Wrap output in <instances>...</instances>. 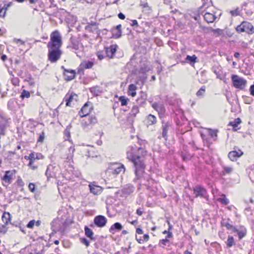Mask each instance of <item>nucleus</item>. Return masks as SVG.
Wrapping results in <instances>:
<instances>
[{"mask_svg": "<svg viewBox=\"0 0 254 254\" xmlns=\"http://www.w3.org/2000/svg\"><path fill=\"white\" fill-rule=\"evenodd\" d=\"M147 151L142 147L137 148L135 145L129 147L127 152V158L131 161L134 167L135 178L134 181L140 180L145 173V158Z\"/></svg>", "mask_w": 254, "mask_h": 254, "instance_id": "obj_1", "label": "nucleus"}, {"mask_svg": "<svg viewBox=\"0 0 254 254\" xmlns=\"http://www.w3.org/2000/svg\"><path fill=\"white\" fill-rule=\"evenodd\" d=\"M63 42L61 36L58 31L52 32L50 35V40L48 42V59L51 63L57 62L62 55L61 47Z\"/></svg>", "mask_w": 254, "mask_h": 254, "instance_id": "obj_2", "label": "nucleus"}, {"mask_svg": "<svg viewBox=\"0 0 254 254\" xmlns=\"http://www.w3.org/2000/svg\"><path fill=\"white\" fill-rule=\"evenodd\" d=\"M125 171V167L123 164L115 163L110 166L106 172L107 175L113 176L114 177L122 172Z\"/></svg>", "mask_w": 254, "mask_h": 254, "instance_id": "obj_3", "label": "nucleus"}, {"mask_svg": "<svg viewBox=\"0 0 254 254\" xmlns=\"http://www.w3.org/2000/svg\"><path fill=\"white\" fill-rule=\"evenodd\" d=\"M222 225L223 226L226 227L228 230H231L233 232L237 233L239 240H241L246 236L247 230L246 228L243 226H240L239 228H237L228 222H223Z\"/></svg>", "mask_w": 254, "mask_h": 254, "instance_id": "obj_4", "label": "nucleus"}, {"mask_svg": "<svg viewBox=\"0 0 254 254\" xmlns=\"http://www.w3.org/2000/svg\"><path fill=\"white\" fill-rule=\"evenodd\" d=\"M232 81L233 86L240 90L244 89L246 86L247 81L242 77H239L237 75H233L232 76Z\"/></svg>", "mask_w": 254, "mask_h": 254, "instance_id": "obj_5", "label": "nucleus"}, {"mask_svg": "<svg viewBox=\"0 0 254 254\" xmlns=\"http://www.w3.org/2000/svg\"><path fill=\"white\" fill-rule=\"evenodd\" d=\"M193 194L195 197H204L206 194V190L201 186H195L193 188Z\"/></svg>", "mask_w": 254, "mask_h": 254, "instance_id": "obj_6", "label": "nucleus"}, {"mask_svg": "<svg viewBox=\"0 0 254 254\" xmlns=\"http://www.w3.org/2000/svg\"><path fill=\"white\" fill-rule=\"evenodd\" d=\"M94 222L98 227H103L107 223V219L104 216L98 215L95 217Z\"/></svg>", "mask_w": 254, "mask_h": 254, "instance_id": "obj_7", "label": "nucleus"}, {"mask_svg": "<svg viewBox=\"0 0 254 254\" xmlns=\"http://www.w3.org/2000/svg\"><path fill=\"white\" fill-rule=\"evenodd\" d=\"M247 26L251 27V33L252 34L254 33V28L252 25L246 22H243L241 25L238 26L236 28V30L240 32H246L247 31L246 29Z\"/></svg>", "mask_w": 254, "mask_h": 254, "instance_id": "obj_8", "label": "nucleus"}, {"mask_svg": "<svg viewBox=\"0 0 254 254\" xmlns=\"http://www.w3.org/2000/svg\"><path fill=\"white\" fill-rule=\"evenodd\" d=\"M62 68L64 69V75L65 77V80L67 81L71 80L74 79L75 76V71L74 70H68L65 68L64 66H62Z\"/></svg>", "mask_w": 254, "mask_h": 254, "instance_id": "obj_9", "label": "nucleus"}, {"mask_svg": "<svg viewBox=\"0 0 254 254\" xmlns=\"http://www.w3.org/2000/svg\"><path fill=\"white\" fill-rule=\"evenodd\" d=\"M243 154V152L239 150L238 151H232L228 154L229 158L232 161H236L237 159L240 157Z\"/></svg>", "mask_w": 254, "mask_h": 254, "instance_id": "obj_10", "label": "nucleus"}, {"mask_svg": "<svg viewBox=\"0 0 254 254\" xmlns=\"http://www.w3.org/2000/svg\"><path fill=\"white\" fill-rule=\"evenodd\" d=\"M152 107L156 110L158 114H162L165 112V108L163 107V105L161 103H158L156 102H150Z\"/></svg>", "mask_w": 254, "mask_h": 254, "instance_id": "obj_11", "label": "nucleus"}, {"mask_svg": "<svg viewBox=\"0 0 254 254\" xmlns=\"http://www.w3.org/2000/svg\"><path fill=\"white\" fill-rule=\"evenodd\" d=\"M203 17L207 23H212L216 18V16L213 13H211L207 11L203 15Z\"/></svg>", "mask_w": 254, "mask_h": 254, "instance_id": "obj_12", "label": "nucleus"}, {"mask_svg": "<svg viewBox=\"0 0 254 254\" xmlns=\"http://www.w3.org/2000/svg\"><path fill=\"white\" fill-rule=\"evenodd\" d=\"M89 187L90 192L95 195H98L102 192V188L100 186L90 184Z\"/></svg>", "mask_w": 254, "mask_h": 254, "instance_id": "obj_13", "label": "nucleus"}, {"mask_svg": "<svg viewBox=\"0 0 254 254\" xmlns=\"http://www.w3.org/2000/svg\"><path fill=\"white\" fill-rule=\"evenodd\" d=\"M94 63L91 61L83 62L80 64L78 68V71H83L85 69H89L92 67Z\"/></svg>", "mask_w": 254, "mask_h": 254, "instance_id": "obj_14", "label": "nucleus"}, {"mask_svg": "<svg viewBox=\"0 0 254 254\" xmlns=\"http://www.w3.org/2000/svg\"><path fill=\"white\" fill-rule=\"evenodd\" d=\"M117 47L118 46L117 45H111L110 47L107 48L106 49V52L107 56L110 58H112L117 51Z\"/></svg>", "mask_w": 254, "mask_h": 254, "instance_id": "obj_15", "label": "nucleus"}, {"mask_svg": "<svg viewBox=\"0 0 254 254\" xmlns=\"http://www.w3.org/2000/svg\"><path fill=\"white\" fill-rule=\"evenodd\" d=\"M90 113V108L88 103H86L79 112V115L81 117L86 116Z\"/></svg>", "mask_w": 254, "mask_h": 254, "instance_id": "obj_16", "label": "nucleus"}, {"mask_svg": "<svg viewBox=\"0 0 254 254\" xmlns=\"http://www.w3.org/2000/svg\"><path fill=\"white\" fill-rule=\"evenodd\" d=\"M121 25L119 24L117 25L115 28L112 29V34L113 37L115 38H119L121 37Z\"/></svg>", "mask_w": 254, "mask_h": 254, "instance_id": "obj_17", "label": "nucleus"}, {"mask_svg": "<svg viewBox=\"0 0 254 254\" xmlns=\"http://www.w3.org/2000/svg\"><path fill=\"white\" fill-rule=\"evenodd\" d=\"M14 173L12 171H6L5 172L4 176L2 178V180L4 181L5 183L9 184L11 183L12 176L13 175Z\"/></svg>", "mask_w": 254, "mask_h": 254, "instance_id": "obj_18", "label": "nucleus"}, {"mask_svg": "<svg viewBox=\"0 0 254 254\" xmlns=\"http://www.w3.org/2000/svg\"><path fill=\"white\" fill-rule=\"evenodd\" d=\"M67 99H66V105L67 106H71V103L73 101H76L77 95L76 94L74 93H71L69 95H68V94H67L66 96Z\"/></svg>", "mask_w": 254, "mask_h": 254, "instance_id": "obj_19", "label": "nucleus"}, {"mask_svg": "<svg viewBox=\"0 0 254 254\" xmlns=\"http://www.w3.org/2000/svg\"><path fill=\"white\" fill-rule=\"evenodd\" d=\"M146 122L148 126L154 125L156 123V118L155 116L149 114L146 117Z\"/></svg>", "mask_w": 254, "mask_h": 254, "instance_id": "obj_20", "label": "nucleus"}, {"mask_svg": "<svg viewBox=\"0 0 254 254\" xmlns=\"http://www.w3.org/2000/svg\"><path fill=\"white\" fill-rule=\"evenodd\" d=\"M123 228L122 225L119 222H116L114 224H113L109 229V231L110 233L112 234H114L115 230L120 231L122 230Z\"/></svg>", "mask_w": 254, "mask_h": 254, "instance_id": "obj_21", "label": "nucleus"}, {"mask_svg": "<svg viewBox=\"0 0 254 254\" xmlns=\"http://www.w3.org/2000/svg\"><path fill=\"white\" fill-rule=\"evenodd\" d=\"M2 221L5 224L7 225L10 220V214L9 212H4L2 217H1Z\"/></svg>", "mask_w": 254, "mask_h": 254, "instance_id": "obj_22", "label": "nucleus"}, {"mask_svg": "<svg viewBox=\"0 0 254 254\" xmlns=\"http://www.w3.org/2000/svg\"><path fill=\"white\" fill-rule=\"evenodd\" d=\"M222 167L223 170L222 173L223 175L230 174L233 172L234 169L233 167L223 166Z\"/></svg>", "mask_w": 254, "mask_h": 254, "instance_id": "obj_23", "label": "nucleus"}, {"mask_svg": "<svg viewBox=\"0 0 254 254\" xmlns=\"http://www.w3.org/2000/svg\"><path fill=\"white\" fill-rule=\"evenodd\" d=\"M136 87L134 84H130L128 86V94L132 97H134L136 93L135 90H136Z\"/></svg>", "mask_w": 254, "mask_h": 254, "instance_id": "obj_24", "label": "nucleus"}, {"mask_svg": "<svg viewBox=\"0 0 254 254\" xmlns=\"http://www.w3.org/2000/svg\"><path fill=\"white\" fill-rule=\"evenodd\" d=\"M140 6L142 7L143 12L146 14L150 13L151 10V7L147 2L141 3Z\"/></svg>", "mask_w": 254, "mask_h": 254, "instance_id": "obj_25", "label": "nucleus"}, {"mask_svg": "<svg viewBox=\"0 0 254 254\" xmlns=\"http://www.w3.org/2000/svg\"><path fill=\"white\" fill-rule=\"evenodd\" d=\"M84 230L85 235L90 239L94 240V238H93V233L92 230L89 228L87 226L85 227Z\"/></svg>", "mask_w": 254, "mask_h": 254, "instance_id": "obj_26", "label": "nucleus"}, {"mask_svg": "<svg viewBox=\"0 0 254 254\" xmlns=\"http://www.w3.org/2000/svg\"><path fill=\"white\" fill-rule=\"evenodd\" d=\"M217 200L224 205H227L229 202L228 199L226 197L225 195L224 194H222V197L218 198Z\"/></svg>", "mask_w": 254, "mask_h": 254, "instance_id": "obj_27", "label": "nucleus"}, {"mask_svg": "<svg viewBox=\"0 0 254 254\" xmlns=\"http://www.w3.org/2000/svg\"><path fill=\"white\" fill-rule=\"evenodd\" d=\"M25 158L30 160L29 166H32V163L36 160L35 154L34 153H31L29 156H25Z\"/></svg>", "mask_w": 254, "mask_h": 254, "instance_id": "obj_28", "label": "nucleus"}, {"mask_svg": "<svg viewBox=\"0 0 254 254\" xmlns=\"http://www.w3.org/2000/svg\"><path fill=\"white\" fill-rule=\"evenodd\" d=\"M90 91L94 95L97 96L102 92L100 88L98 86H94L90 88Z\"/></svg>", "mask_w": 254, "mask_h": 254, "instance_id": "obj_29", "label": "nucleus"}, {"mask_svg": "<svg viewBox=\"0 0 254 254\" xmlns=\"http://www.w3.org/2000/svg\"><path fill=\"white\" fill-rule=\"evenodd\" d=\"M241 123L240 118L235 119L233 121L230 122L229 125L232 126L234 128L236 127Z\"/></svg>", "mask_w": 254, "mask_h": 254, "instance_id": "obj_30", "label": "nucleus"}, {"mask_svg": "<svg viewBox=\"0 0 254 254\" xmlns=\"http://www.w3.org/2000/svg\"><path fill=\"white\" fill-rule=\"evenodd\" d=\"M139 112V109L137 106H134L129 113L130 116L134 117Z\"/></svg>", "mask_w": 254, "mask_h": 254, "instance_id": "obj_31", "label": "nucleus"}, {"mask_svg": "<svg viewBox=\"0 0 254 254\" xmlns=\"http://www.w3.org/2000/svg\"><path fill=\"white\" fill-rule=\"evenodd\" d=\"M226 244L228 247H231L232 246L235 245L234 239L233 236H228V239L226 242Z\"/></svg>", "mask_w": 254, "mask_h": 254, "instance_id": "obj_32", "label": "nucleus"}, {"mask_svg": "<svg viewBox=\"0 0 254 254\" xmlns=\"http://www.w3.org/2000/svg\"><path fill=\"white\" fill-rule=\"evenodd\" d=\"M168 127H169V126L167 123H163L162 137L164 138H165L166 137Z\"/></svg>", "mask_w": 254, "mask_h": 254, "instance_id": "obj_33", "label": "nucleus"}, {"mask_svg": "<svg viewBox=\"0 0 254 254\" xmlns=\"http://www.w3.org/2000/svg\"><path fill=\"white\" fill-rule=\"evenodd\" d=\"M119 101L121 102V105L122 106H126L127 102L129 101L128 99L125 97V96H121L119 98Z\"/></svg>", "mask_w": 254, "mask_h": 254, "instance_id": "obj_34", "label": "nucleus"}, {"mask_svg": "<svg viewBox=\"0 0 254 254\" xmlns=\"http://www.w3.org/2000/svg\"><path fill=\"white\" fill-rule=\"evenodd\" d=\"M30 96V94L29 91L25 90V89H23L22 90V92L21 94L20 97L22 99H24V98H29Z\"/></svg>", "mask_w": 254, "mask_h": 254, "instance_id": "obj_35", "label": "nucleus"}, {"mask_svg": "<svg viewBox=\"0 0 254 254\" xmlns=\"http://www.w3.org/2000/svg\"><path fill=\"white\" fill-rule=\"evenodd\" d=\"M205 91V87L204 86H202L199 90L196 92V95L198 97L202 96Z\"/></svg>", "mask_w": 254, "mask_h": 254, "instance_id": "obj_36", "label": "nucleus"}, {"mask_svg": "<svg viewBox=\"0 0 254 254\" xmlns=\"http://www.w3.org/2000/svg\"><path fill=\"white\" fill-rule=\"evenodd\" d=\"M208 134L211 136L212 138H215L217 136V132L216 130H212L211 129H208Z\"/></svg>", "mask_w": 254, "mask_h": 254, "instance_id": "obj_37", "label": "nucleus"}, {"mask_svg": "<svg viewBox=\"0 0 254 254\" xmlns=\"http://www.w3.org/2000/svg\"><path fill=\"white\" fill-rule=\"evenodd\" d=\"M196 59L197 57L195 55H193L192 56H187L186 59V60L190 61L191 63H194L196 62Z\"/></svg>", "mask_w": 254, "mask_h": 254, "instance_id": "obj_38", "label": "nucleus"}, {"mask_svg": "<svg viewBox=\"0 0 254 254\" xmlns=\"http://www.w3.org/2000/svg\"><path fill=\"white\" fill-rule=\"evenodd\" d=\"M212 32L214 34L218 35H221L223 34V30L220 29H213Z\"/></svg>", "mask_w": 254, "mask_h": 254, "instance_id": "obj_39", "label": "nucleus"}, {"mask_svg": "<svg viewBox=\"0 0 254 254\" xmlns=\"http://www.w3.org/2000/svg\"><path fill=\"white\" fill-rule=\"evenodd\" d=\"M5 128L4 124L0 122V134L4 135Z\"/></svg>", "mask_w": 254, "mask_h": 254, "instance_id": "obj_40", "label": "nucleus"}, {"mask_svg": "<svg viewBox=\"0 0 254 254\" xmlns=\"http://www.w3.org/2000/svg\"><path fill=\"white\" fill-rule=\"evenodd\" d=\"M11 82L15 86H18L19 83V79L17 77H13L11 80Z\"/></svg>", "mask_w": 254, "mask_h": 254, "instance_id": "obj_41", "label": "nucleus"}, {"mask_svg": "<svg viewBox=\"0 0 254 254\" xmlns=\"http://www.w3.org/2000/svg\"><path fill=\"white\" fill-rule=\"evenodd\" d=\"M80 242L82 244L85 245L86 247H88L89 246V241L85 238H81Z\"/></svg>", "mask_w": 254, "mask_h": 254, "instance_id": "obj_42", "label": "nucleus"}, {"mask_svg": "<svg viewBox=\"0 0 254 254\" xmlns=\"http://www.w3.org/2000/svg\"><path fill=\"white\" fill-rule=\"evenodd\" d=\"M13 41L19 45H23L25 44V42L20 39H15Z\"/></svg>", "mask_w": 254, "mask_h": 254, "instance_id": "obj_43", "label": "nucleus"}, {"mask_svg": "<svg viewBox=\"0 0 254 254\" xmlns=\"http://www.w3.org/2000/svg\"><path fill=\"white\" fill-rule=\"evenodd\" d=\"M6 10L2 7L1 9H0V17H4L5 13H6Z\"/></svg>", "mask_w": 254, "mask_h": 254, "instance_id": "obj_44", "label": "nucleus"}, {"mask_svg": "<svg viewBox=\"0 0 254 254\" xmlns=\"http://www.w3.org/2000/svg\"><path fill=\"white\" fill-rule=\"evenodd\" d=\"M144 212V210L142 208H139L136 210V213L138 216H141Z\"/></svg>", "mask_w": 254, "mask_h": 254, "instance_id": "obj_45", "label": "nucleus"}, {"mask_svg": "<svg viewBox=\"0 0 254 254\" xmlns=\"http://www.w3.org/2000/svg\"><path fill=\"white\" fill-rule=\"evenodd\" d=\"M35 184L33 183H30L28 186L29 189L32 191V192H35Z\"/></svg>", "mask_w": 254, "mask_h": 254, "instance_id": "obj_46", "label": "nucleus"}, {"mask_svg": "<svg viewBox=\"0 0 254 254\" xmlns=\"http://www.w3.org/2000/svg\"><path fill=\"white\" fill-rule=\"evenodd\" d=\"M35 223V220H31L28 223L27 227L29 228H32L34 225Z\"/></svg>", "mask_w": 254, "mask_h": 254, "instance_id": "obj_47", "label": "nucleus"}, {"mask_svg": "<svg viewBox=\"0 0 254 254\" xmlns=\"http://www.w3.org/2000/svg\"><path fill=\"white\" fill-rule=\"evenodd\" d=\"M44 140V133L43 132L42 134H41L39 138L38 139V142H42Z\"/></svg>", "mask_w": 254, "mask_h": 254, "instance_id": "obj_48", "label": "nucleus"}, {"mask_svg": "<svg viewBox=\"0 0 254 254\" xmlns=\"http://www.w3.org/2000/svg\"><path fill=\"white\" fill-rule=\"evenodd\" d=\"M230 13H231L232 16H237L239 14V11L238 9H236L234 10H231L230 11Z\"/></svg>", "mask_w": 254, "mask_h": 254, "instance_id": "obj_49", "label": "nucleus"}, {"mask_svg": "<svg viewBox=\"0 0 254 254\" xmlns=\"http://www.w3.org/2000/svg\"><path fill=\"white\" fill-rule=\"evenodd\" d=\"M161 243L164 246H166L169 243V241L167 239H163L161 240Z\"/></svg>", "mask_w": 254, "mask_h": 254, "instance_id": "obj_50", "label": "nucleus"}, {"mask_svg": "<svg viewBox=\"0 0 254 254\" xmlns=\"http://www.w3.org/2000/svg\"><path fill=\"white\" fill-rule=\"evenodd\" d=\"M250 92L251 95L254 96V84L251 85L250 88Z\"/></svg>", "mask_w": 254, "mask_h": 254, "instance_id": "obj_51", "label": "nucleus"}, {"mask_svg": "<svg viewBox=\"0 0 254 254\" xmlns=\"http://www.w3.org/2000/svg\"><path fill=\"white\" fill-rule=\"evenodd\" d=\"M130 25L132 26H135L136 27L138 26L137 21L136 20H131V23L130 24Z\"/></svg>", "mask_w": 254, "mask_h": 254, "instance_id": "obj_52", "label": "nucleus"}, {"mask_svg": "<svg viewBox=\"0 0 254 254\" xmlns=\"http://www.w3.org/2000/svg\"><path fill=\"white\" fill-rule=\"evenodd\" d=\"M143 239H142L144 241L147 242L149 240V236L148 234H145L143 235Z\"/></svg>", "mask_w": 254, "mask_h": 254, "instance_id": "obj_53", "label": "nucleus"}, {"mask_svg": "<svg viewBox=\"0 0 254 254\" xmlns=\"http://www.w3.org/2000/svg\"><path fill=\"white\" fill-rule=\"evenodd\" d=\"M136 233L138 234H142L143 231L141 229H140L139 228H137L136 230Z\"/></svg>", "mask_w": 254, "mask_h": 254, "instance_id": "obj_54", "label": "nucleus"}, {"mask_svg": "<svg viewBox=\"0 0 254 254\" xmlns=\"http://www.w3.org/2000/svg\"><path fill=\"white\" fill-rule=\"evenodd\" d=\"M118 17L121 19H124L125 18V15L123 13H122L121 12H120L118 14Z\"/></svg>", "mask_w": 254, "mask_h": 254, "instance_id": "obj_55", "label": "nucleus"}, {"mask_svg": "<svg viewBox=\"0 0 254 254\" xmlns=\"http://www.w3.org/2000/svg\"><path fill=\"white\" fill-rule=\"evenodd\" d=\"M11 4L12 2H10L8 3L5 4L3 7L7 10V9L11 5Z\"/></svg>", "mask_w": 254, "mask_h": 254, "instance_id": "obj_56", "label": "nucleus"}, {"mask_svg": "<svg viewBox=\"0 0 254 254\" xmlns=\"http://www.w3.org/2000/svg\"><path fill=\"white\" fill-rule=\"evenodd\" d=\"M97 56L100 60H101L104 59V56L101 54H100L99 53H98Z\"/></svg>", "mask_w": 254, "mask_h": 254, "instance_id": "obj_57", "label": "nucleus"}, {"mask_svg": "<svg viewBox=\"0 0 254 254\" xmlns=\"http://www.w3.org/2000/svg\"><path fill=\"white\" fill-rule=\"evenodd\" d=\"M136 240L139 244H142L143 243V240L141 238H138L136 236Z\"/></svg>", "mask_w": 254, "mask_h": 254, "instance_id": "obj_58", "label": "nucleus"}, {"mask_svg": "<svg viewBox=\"0 0 254 254\" xmlns=\"http://www.w3.org/2000/svg\"><path fill=\"white\" fill-rule=\"evenodd\" d=\"M240 54L238 52H236L235 54H234V57L236 58H238L240 57Z\"/></svg>", "mask_w": 254, "mask_h": 254, "instance_id": "obj_59", "label": "nucleus"}, {"mask_svg": "<svg viewBox=\"0 0 254 254\" xmlns=\"http://www.w3.org/2000/svg\"><path fill=\"white\" fill-rule=\"evenodd\" d=\"M6 55H3L2 56H1V60L3 61H4L6 59Z\"/></svg>", "mask_w": 254, "mask_h": 254, "instance_id": "obj_60", "label": "nucleus"}, {"mask_svg": "<svg viewBox=\"0 0 254 254\" xmlns=\"http://www.w3.org/2000/svg\"><path fill=\"white\" fill-rule=\"evenodd\" d=\"M130 223L133 225H136L137 223V220L132 221L130 222Z\"/></svg>", "mask_w": 254, "mask_h": 254, "instance_id": "obj_61", "label": "nucleus"}, {"mask_svg": "<svg viewBox=\"0 0 254 254\" xmlns=\"http://www.w3.org/2000/svg\"><path fill=\"white\" fill-rule=\"evenodd\" d=\"M168 238H171L172 237V233L171 232L168 231Z\"/></svg>", "mask_w": 254, "mask_h": 254, "instance_id": "obj_62", "label": "nucleus"}, {"mask_svg": "<svg viewBox=\"0 0 254 254\" xmlns=\"http://www.w3.org/2000/svg\"><path fill=\"white\" fill-rule=\"evenodd\" d=\"M246 29L247 30V31L246 32L249 33H251V27H248L247 26L246 27Z\"/></svg>", "mask_w": 254, "mask_h": 254, "instance_id": "obj_63", "label": "nucleus"}, {"mask_svg": "<svg viewBox=\"0 0 254 254\" xmlns=\"http://www.w3.org/2000/svg\"><path fill=\"white\" fill-rule=\"evenodd\" d=\"M184 254H191V253L189 251L187 250L184 252Z\"/></svg>", "mask_w": 254, "mask_h": 254, "instance_id": "obj_64", "label": "nucleus"}]
</instances>
